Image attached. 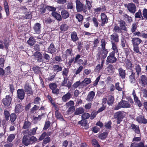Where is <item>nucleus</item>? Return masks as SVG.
I'll return each mask as SVG.
<instances>
[{
  "label": "nucleus",
  "mask_w": 147,
  "mask_h": 147,
  "mask_svg": "<svg viewBox=\"0 0 147 147\" xmlns=\"http://www.w3.org/2000/svg\"><path fill=\"white\" fill-rule=\"evenodd\" d=\"M131 105L127 101L121 100L118 103V105L114 107V109L116 110H118L122 108H130Z\"/></svg>",
  "instance_id": "obj_1"
},
{
  "label": "nucleus",
  "mask_w": 147,
  "mask_h": 147,
  "mask_svg": "<svg viewBox=\"0 0 147 147\" xmlns=\"http://www.w3.org/2000/svg\"><path fill=\"white\" fill-rule=\"evenodd\" d=\"M76 9L78 12H81L83 11L84 13H86L87 12L86 8H84V4L82 3L80 1L76 0Z\"/></svg>",
  "instance_id": "obj_2"
},
{
  "label": "nucleus",
  "mask_w": 147,
  "mask_h": 147,
  "mask_svg": "<svg viewBox=\"0 0 147 147\" xmlns=\"http://www.w3.org/2000/svg\"><path fill=\"white\" fill-rule=\"evenodd\" d=\"M125 112L123 111H119L115 113L114 115V117L117 119V123L118 124L120 123V121L124 117V114Z\"/></svg>",
  "instance_id": "obj_3"
},
{
  "label": "nucleus",
  "mask_w": 147,
  "mask_h": 147,
  "mask_svg": "<svg viewBox=\"0 0 147 147\" xmlns=\"http://www.w3.org/2000/svg\"><path fill=\"white\" fill-rule=\"evenodd\" d=\"M139 82L142 86L145 87L147 84V78L145 75H142L139 78Z\"/></svg>",
  "instance_id": "obj_4"
},
{
  "label": "nucleus",
  "mask_w": 147,
  "mask_h": 147,
  "mask_svg": "<svg viewBox=\"0 0 147 147\" xmlns=\"http://www.w3.org/2000/svg\"><path fill=\"white\" fill-rule=\"evenodd\" d=\"M114 52H111L107 58V61L110 63H113L116 61L117 58L114 56Z\"/></svg>",
  "instance_id": "obj_5"
},
{
  "label": "nucleus",
  "mask_w": 147,
  "mask_h": 147,
  "mask_svg": "<svg viewBox=\"0 0 147 147\" xmlns=\"http://www.w3.org/2000/svg\"><path fill=\"white\" fill-rule=\"evenodd\" d=\"M128 10L131 13H134L136 11V5L132 3H128L126 6Z\"/></svg>",
  "instance_id": "obj_6"
},
{
  "label": "nucleus",
  "mask_w": 147,
  "mask_h": 147,
  "mask_svg": "<svg viewBox=\"0 0 147 147\" xmlns=\"http://www.w3.org/2000/svg\"><path fill=\"white\" fill-rule=\"evenodd\" d=\"M101 20V24L100 26H104L105 24L107 23L108 22V18L107 16L104 13H102L100 15Z\"/></svg>",
  "instance_id": "obj_7"
},
{
  "label": "nucleus",
  "mask_w": 147,
  "mask_h": 147,
  "mask_svg": "<svg viewBox=\"0 0 147 147\" xmlns=\"http://www.w3.org/2000/svg\"><path fill=\"white\" fill-rule=\"evenodd\" d=\"M12 99L11 97L9 95L6 96L5 98L2 100L3 103L6 106H9L10 105Z\"/></svg>",
  "instance_id": "obj_8"
},
{
  "label": "nucleus",
  "mask_w": 147,
  "mask_h": 147,
  "mask_svg": "<svg viewBox=\"0 0 147 147\" xmlns=\"http://www.w3.org/2000/svg\"><path fill=\"white\" fill-rule=\"evenodd\" d=\"M50 88L52 90V92L54 94H57L59 92V90L57 89V85L55 83H51L49 84Z\"/></svg>",
  "instance_id": "obj_9"
},
{
  "label": "nucleus",
  "mask_w": 147,
  "mask_h": 147,
  "mask_svg": "<svg viewBox=\"0 0 147 147\" xmlns=\"http://www.w3.org/2000/svg\"><path fill=\"white\" fill-rule=\"evenodd\" d=\"M133 45L138 46L142 42V40L139 38H133L131 40Z\"/></svg>",
  "instance_id": "obj_10"
},
{
  "label": "nucleus",
  "mask_w": 147,
  "mask_h": 147,
  "mask_svg": "<svg viewBox=\"0 0 147 147\" xmlns=\"http://www.w3.org/2000/svg\"><path fill=\"white\" fill-rule=\"evenodd\" d=\"M136 120L139 123H146L147 120L144 118V117L142 115H140L137 117Z\"/></svg>",
  "instance_id": "obj_11"
},
{
  "label": "nucleus",
  "mask_w": 147,
  "mask_h": 147,
  "mask_svg": "<svg viewBox=\"0 0 147 147\" xmlns=\"http://www.w3.org/2000/svg\"><path fill=\"white\" fill-rule=\"evenodd\" d=\"M41 26L40 24L38 23H36L33 28L34 30L36 33L39 34L40 32Z\"/></svg>",
  "instance_id": "obj_12"
},
{
  "label": "nucleus",
  "mask_w": 147,
  "mask_h": 147,
  "mask_svg": "<svg viewBox=\"0 0 147 147\" xmlns=\"http://www.w3.org/2000/svg\"><path fill=\"white\" fill-rule=\"evenodd\" d=\"M18 97L20 99L22 100L24 96V92L22 89H19L17 90Z\"/></svg>",
  "instance_id": "obj_13"
},
{
  "label": "nucleus",
  "mask_w": 147,
  "mask_h": 147,
  "mask_svg": "<svg viewBox=\"0 0 147 147\" xmlns=\"http://www.w3.org/2000/svg\"><path fill=\"white\" fill-rule=\"evenodd\" d=\"M24 89L25 92H26L28 94H32L33 92L31 87L28 84H25L24 86Z\"/></svg>",
  "instance_id": "obj_14"
},
{
  "label": "nucleus",
  "mask_w": 147,
  "mask_h": 147,
  "mask_svg": "<svg viewBox=\"0 0 147 147\" xmlns=\"http://www.w3.org/2000/svg\"><path fill=\"white\" fill-rule=\"evenodd\" d=\"M95 95V93L93 91H91L89 93L87 96L86 100L89 101H92Z\"/></svg>",
  "instance_id": "obj_15"
},
{
  "label": "nucleus",
  "mask_w": 147,
  "mask_h": 147,
  "mask_svg": "<svg viewBox=\"0 0 147 147\" xmlns=\"http://www.w3.org/2000/svg\"><path fill=\"white\" fill-rule=\"evenodd\" d=\"M34 55L35 58L37 59V61L39 62L42 61V56L39 52H36L34 53Z\"/></svg>",
  "instance_id": "obj_16"
},
{
  "label": "nucleus",
  "mask_w": 147,
  "mask_h": 147,
  "mask_svg": "<svg viewBox=\"0 0 147 147\" xmlns=\"http://www.w3.org/2000/svg\"><path fill=\"white\" fill-rule=\"evenodd\" d=\"M57 49L55 47L53 43H51L48 49V52L51 53H53L56 51Z\"/></svg>",
  "instance_id": "obj_17"
},
{
  "label": "nucleus",
  "mask_w": 147,
  "mask_h": 147,
  "mask_svg": "<svg viewBox=\"0 0 147 147\" xmlns=\"http://www.w3.org/2000/svg\"><path fill=\"white\" fill-rule=\"evenodd\" d=\"M22 8L24 9V11H26V12L24 13L25 16H23L24 17L23 18L28 19H30L32 18L31 13L30 12H27V9L25 7H23Z\"/></svg>",
  "instance_id": "obj_18"
},
{
  "label": "nucleus",
  "mask_w": 147,
  "mask_h": 147,
  "mask_svg": "<svg viewBox=\"0 0 147 147\" xmlns=\"http://www.w3.org/2000/svg\"><path fill=\"white\" fill-rule=\"evenodd\" d=\"M114 68L111 65H109L108 67L105 69V72L107 74H110L114 71Z\"/></svg>",
  "instance_id": "obj_19"
},
{
  "label": "nucleus",
  "mask_w": 147,
  "mask_h": 147,
  "mask_svg": "<svg viewBox=\"0 0 147 147\" xmlns=\"http://www.w3.org/2000/svg\"><path fill=\"white\" fill-rule=\"evenodd\" d=\"M22 142L24 144L27 146L29 144L31 143L30 139L26 136L24 135L23 137Z\"/></svg>",
  "instance_id": "obj_20"
},
{
  "label": "nucleus",
  "mask_w": 147,
  "mask_h": 147,
  "mask_svg": "<svg viewBox=\"0 0 147 147\" xmlns=\"http://www.w3.org/2000/svg\"><path fill=\"white\" fill-rule=\"evenodd\" d=\"M118 36L117 34L112 35L111 36V43L118 42L119 41Z\"/></svg>",
  "instance_id": "obj_21"
},
{
  "label": "nucleus",
  "mask_w": 147,
  "mask_h": 147,
  "mask_svg": "<svg viewBox=\"0 0 147 147\" xmlns=\"http://www.w3.org/2000/svg\"><path fill=\"white\" fill-rule=\"evenodd\" d=\"M71 97V94L69 92H68L63 96L62 98V100L63 102H66L69 100Z\"/></svg>",
  "instance_id": "obj_22"
},
{
  "label": "nucleus",
  "mask_w": 147,
  "mask_h": 147,
  "mask_svg": "<svg viewBox=\"0 0 147 147\" xmlns=\"http://www.w3.org/2000/svg\"><path fill=\"white\" fill-rule=\"evenodd\" d=\"M61 15L63 18L66 19L69 16V14L68 11L65 10H63L61 12Z\"/></svg>",
  "instance_id": "obj_23"
},
{
  "label": "nucleus",
  "mask_w": 147,
  "mask_h": 147,
  "mask_svg": "<svg viewBox=\"0 0 147 147\" xmlns=\"http://www.w3.org/2000/svg\"><path fill=\"white\" fill-rule=\"evenodd\" d=\"M52 16L54 17L57 20L60 21L62 20L61 16L58 13L56 12H53L51 13Z\"/></svg>",
  "instance_id": "obj_24"
},
{
  "label": "nucleus",
  "mask_w": 147,
  "mask_h": 147,
  "mask_svg": "<svg viewBox=\"0 0 147 147\" xmlns=\"http://www.w3.org/2000/svg\"><path fill=\"white\" fill-rule=\"evenodd\" d=\"M71 39L74 42L76 41L78 39L77 33L75 32H72L71 33Z\"/></svg>",
  "instance_id": "obj_25"
},
{
  "label": "nucleus",
  "mask_w": 147,
  "mask_h": 147,
  "mask_svg": "<svg viewBox=\"0 0 147 147\" xmlns=\"http://www.w3.org/2000/svg\"><path fill=\"white\" fill-rule=\"evenodd\" d=\"M8 41L6 39L4 40L3 43L0 44V49H3L4 47L7 49L8 48Z\"/></svg>",
  "instance_id": "obj_26"
},
{
  "label": "nucleus",
  "mask_w": 147,
  "mask_h": 147,
  "mask_svg": "<svg viewBox=\"0 0 147 147\" xmlns=\"http://www.w3.org/2000/svg\"><path fill=\"white\" fill-rule=\"evenodd\" d=\"M4 9L6 12V15L7 16H8L9 15V7L8 5V3L6 1H4Z\"/></svg>",
  "instance_id": "obj_27"
},
{
  "label": "nucleus",
  "mask_w": 147,
  "mask_h": 147,
  "mask_svg": "<svg viewBox=\"0 0 147 147\" xmlns=\"http://www.w3.org/2000/svg\"><path fill=\"white\" fill-rule=\"evenodd\" d=\"M23 106L20 104H17L15 107V111L16 113L22 112L23 110Z\"/></svg>",
  "instance_id": "obj_28"
},
{
  "label": "nucleus",
  "mask_w": 147,
  "mask_h": 147,
  "mask_svg": "<svg viewBox=\"0 0 147 147\" xmlns=\"http://www.w3.org/2000/svg\"><path fill=\"white\" fill-rule=\"evenodd\" d=\"M84 111V109L82 107H79L77 108L74 112L75 115H78L82 114Z\"/></svg>",
  "instance_id": "obj_29"
},
{
  "label": "nucleus",
  "mask_w": 147,
  "mask_h": 147,
  "mask_svg": "<svg viewBox=\"0 0 147 147\" xmlns=\"http://www.w3.org/2000/svg\"><path fill=\"white\" fill-rule=\"evenodd\" d=\"M135 69L137 75L139 76L141 72V68L139 64H136L135 65Z\"/></svg>",
  "instance_id": "obj_30"
},
{
  "label": "nucleus",
  "mask_w": 147,
  "mask_h": 147,
  "mask_svg": "<svg viewBox=\"0 0 147 147\" xmlns=\"http://www.w3.org/2000/svg\"><path fill=\"white\" fill-rule=\"evenodd\" d=\"M118 71L120 76L122 78H124L125 76V70L122 68H119L118 69Z\"/></svg>",
  "instance_id": "obj_31"
},
{
  "label": "nucleus",
  "mask_w": 147,
  "mask_h": 147,
  "mask_svg": "<svg viewBox=\"0 0 147 147\" xmlns=\"http://www.w3.org/2000/svg\"><path fill=\"white\" fill-rule=\"evenodd\" d=\"M125 23L123 20H121L119 23L120 28L121 29L126 31L127 28L126 27Z\"/></svg>",
  "instance_id": "obj_32"
},
{
  "label": "nucleus",
  "mask_w": 147,
  "mask_h": 147,
  "mask_svg": "<svg viewBox=\"0 0 147 147\" xmlns=\"http://www.w3.org/2000/svg\"><path fill=\"white\" fill-rule=\"evenodd\" d=\"M131 126L132 129L136 133L138 134H140V132L138 127L133 124H132Z\"/></svg>",
  "instance_id": "obj_33"
},
{
  "label": "nucleus",
  "mask_w": 147,
  "mask_h": 147,
  "mask_svg": "<svg viewBox=\"0 0 147 147\" xmlns=\"http://www.w3.org/2000/svg\"><path fill=\"white\" fill-rule=\"evenodd\" d=\"M134 100L135 103L139 107H141L142 106V104L140 100L137 96L134 98Z\"/></svg>",
  "instance_id": "obj_34"
},
{
  "label": "nucleus",
  "mask_w": 147,
  "mask_h": 147,
  "mask_svg": "<svg viewBox=\"0 0 147 147\" xmlns=\"http://www.w3.org/2000/svg\"><path fill=\"white\" fill-rule=\"evenodd\" d=\"M135 73L132 72L131 75L129 76V81L131 83L134 84L135 82Z\"/></svg>",
  "instance_id": "obj_35"
},
{
  "label": "nucleus",
  "mask_w": 147,
  "mask_h": 147,
  "mask_svg": "<svg viewBox=\"0 0 147 147\" xmlns=\"http://www.w3.org/2000/svg\"><path fill=\"white\" fill-rule=\"evenodd\" d=\"M112 44V49L113 51L112 52H114V54L115 53H117L118 52V49L117 47V45L115 43L112 42L111 43Z\"/></svg>",
  "instance_id": "obj_36"
},
{
  "label": "nucleus",
  "mask_w": 147,
  "mask_h": 147,
  "mask_svg": "<svg viewBox=\"0 0 147 147\" xmlns=\"http://www.w3.org/2000/svg\"><path fill=\"white\" fill-rule=\"evenodd\" d=\"M125 63L126 64V67L128 69L131 70L132 69V66L131 62V61L128 60H127L125 61Z\"/></svg>",
  "instance_id": "obj_37"
},
{
  "label": "nucleus",
  "mask_w": 147,
  "mask_h": 147,
  "mask_svg": "<svg viewBox=\"0 0 147 147\" xmlns=\"http://www.w3.org/2000/svg\"><path fill=\"white\" fill-rule=\"evenodd\" d=\"M55 115L57 118L60 119L61 121H63L64 119L61 114L58 111H56L55 112Z\"/></svg>",
  "instance_id": "obj_38"
},
{
  "label": "nucleus",
  "mask_w": 147,
  "mask_h": 147,
  "mask_svg": "<svg viewBox=\"0 0 147 147\" xmlns=\"http://www.w3.org/2000/svg\"><path fill=\"white\" fill-rule=\"evenodd\" d=\"M91 82V81L89 78H85L84 80L82 81L81 83L85 85H87Z\"/></svg>",
  "instance_id": "obj_39"
},
{
  "label": "nucleus",
  "mask_w": 147,
  "mask_h": 147,
  "mask_svg": "<svg viewBox=\"0 0 147 147\" xmlns=\"http://www.w3.org/2000/svg\"><path fill=\"white\" fill-rule=\"evenodd\" d=\"M31 127V123H30L28 121H26L24 122L23 126V128L24 129H26L29 128H30Z\"/></svg>",
  "instance_id": "obj_40"
},
{
  "label": "nucleus",
  "mask_w": 147,
  "mask_h": 147,
  "mask_svg": "<svg viewBox=\"0 0 147 147\" xmlns=\"http://www.w3.org/2000/svg\"><path fill=\"white\" fill-rule=\"evenodd\" d=\"M35 42V39L32 37H30L28 40L27 42L28 44L31 46L33 45Z\"/></svg>",
  "instance_id": "obj_41"
},
{
  "label": "nucleus",
  "mask_w": 147,
  "mask_h": 147,
  "mask_svg": "<svg viewBox=\"0 0 147 147\" xmlns=\"http://www.w3.org/2000/svg\"><path fill=\"white\" fill-rule=\"evenodd\" d=\"M53 68L54 70L57 72L60 71L62 70V67L59 66L57 65H55L53 66Z\"/></svg>",
  "instance_id": "obj_42"
},
{
  "label": "nucleus",
  "mask_w": 147,
  "mask_h": 147,
  "mask_svg": "<svg viewBox=\"0 0 147 147\" xmlns=\"http://www.w3.org/2000/svg\"><path fill=\"white\" fill-rule=\"evenodd\" d=\"M69 72L68 69L65 68L62 71V75L63 78H67Z\"/></svg>",
  "instance_id": "obj_43"
},
{
  "label": "nucleus",
  "mask_w": 147,
  "mask_h": 147,
  "mask_svg": "<svg viewBox=\"0 0 147 147\" xmlns=\"http://www.w3.org/2000/svg\"><path fill=\"white\" fill-rule=\"evenodd\" d=\"M15 135L11 134L9 135L7 138V141L9 142H11L15 138Z\"/></svg>",
  "instance_id": "obj_44"
},
{
  "label": "nucleus",
  "mask_w": 147,
  "mask_h": 147,
  "mask_svg": "<svg viewBox=\"0 0 147 147\" xmlns=\"http://www.w3.org/2000/svg\"><path fill=\"white\" fill-rule=\"evenodd\" d=\"M108 53L107 49H102V51L101 55L103 58H105L107 57Z\"/></svg>",
  "instance_id": "obj_45"
},
{
  "label": "nucleus",
  "mask_w": 147,
  "mask_h": 147,
  "mask_svg": "<svg viewBox=\"0 0 147 147\" xmlns=\"http://www.w3.org/2000/svg\"><path fill=\"white\" fill-rule=\"evenodd\" d=\"M114 101V98L111 96H110L109 97L107 100V103L110 105L113 104Z\"/></svg>",
  "instance_id": "obj_46"
},
{
  "label": "nucleus",
  "mask_w": 147,
  "mask_h": 147,
  "mask_svg": "<svg viewBox=\"0 0 147 147\" xmlns=\"http://www.w3.org/2000/svg\"><path fill=\"white\" fill-rule=\"evenodd\" d=\"M107 136V133L106 132H104L100 134L98 136L99 138L102 140H104L105 139Z\"/></svg>",
  "instance_id": "obj_47"
},
{
  "label": "nucleus",
  "mask_w": 147,
  "mask_h": 147,
  "mask_svg": "<svg viewBox=\"0 0 147 147\" xmlns=\"http://www.w3.org/2000/svg\"><path fill=\"white\" fill-rule=\"evenodd\" d=\"M76 17L79 22H82L83 19V16L79 13L76 14Z\"/></svg>",
  "instance_id": "obj_48"
},
{
  "label": "nucleus",
  "mask_w": 147,
  "mask_h": 147,
  "mask_svg": "<svg viewBox=\"0 0 147 147\" xmlns=\"http://www.w3.org/2000/svg\"><path fill=\"white\" fill-rule=\"evenodd\" d=\"M68 29V26L66 24L62 25L60 26V29L62 31H65L67 30Z\"/></svg>",
  "instance_id": "obj_49"
},
{
  "label": "nucleus",
  "mask_w": 147,
  "mask_h": 147,
  "mask_svg": "<svg viewBox=\"0 0 147 147\" xmlns=\"http://www.w3.org/2000/svg\"><path fill=\"white\" fill-rule=\"evenodd\" d=\"M75 109L74 106L69 107L67 111V114H69L72 113L75 111Z\"/></svg>",
  "instance_id": "obj_50"
},
{
  "label": "nucleus",
  "mask_w": 147,
  "mask_h": 147,
  "mask_svg": "<svg viewBox=\"0 0 147 147\" xmlns=\"http://www.w3.org/2000/svg\"><path fill=\"white\" fill-rule=\"evenodd\" d=\"M92 20L94 26L96 27H97L98 26L99 24L97 20V19L94 17L92 18Z\"/></svg>",
  "instance_id": "obj_51"
},
{
  "label": "nucleus",
  "mask_w": 147,
  "mask_h": 147,
  "mask_svg": "<svg viewBox=\"0 0 147 147\" xmlns=\"http://www.w3.org/2000/svg\"><path fill=\"white\" fill-rule=\"evenodd\" d=\"M86 6L88 10H90L92 7L90 2L88 0L86 1Z\"/></svg>",
  "instance_id": "obj_52"
},
{
  "label": "nucleus",
  "mask_w": 147,
  "mask_h": 147,
  "mask_svg": "<svg viewBox=\"0 0 147 147\" xmlns=\"http://www.w3.org/2000/svg\"><path fill=\"white\" fill-rule=\"evenodd\" d=\"M37 129V127L33 128L30 130V131L28 133V134L30 135H34L36 133V129Z\"/></svg>",
  "instance_id": "obj_53"
},
{
  "label": "nucleus",
  "mask_w": 147,
  "mask_h": 147,
  "mask_svg": "<svg viewBox=\"0 0 147 147\" xmlns=\"http://www.w3.org/2000/svg\"><path fill=\"white\" fill-rule=\"evenodd\" d=\"M133 50L136 53H139L140 54L141 53L140 51L139 47L138 46L133 45Z\"/></svg>",
  "instance_id": "obj_54"
},
{
  "label": "nucleus",
  "mask_w": 147,
  "mask_h": 147,
  "mask_svg": "<svg viewBox=\"0 0 147 147\" xmlns=\"http://www.w3.org/2000/svg\"><path fill=\"white\" fill-rule=\"evenodd\" d=\"M16 115L14 113H12L10 115V120L12 122H13L16 118Z\"/></svg>",
  "instance_id": "obj_55"
},
{
  "label": "nucleus",
  "mask_w": 147,
  "mask_h": 147,
  "mask_svg": "<svg viewBox=\"0 0 147 147\" xmlns=\"http://www.w3.org/2000/svg\"><path fill=\"white\" fill-rule=\"evenodd\" d=\"M141 17H142V18H143L142 16L141 11L140 9H139L138 12L136 13L135 17L136 18H140Z\"/></svg>",
  "instance_id": "obj_56"
},
{
  "label": "nucleus",
  "mask_w": 147,
  "mask_h": 147,
  "mask_svg": "<svg viewBox=\"0 0 147 147\" xmlns=\"http://www.w3.org/2000/svg\"><path fill=\"white\" fill-rule=\"evenodd\" d=\"M125 20L128 22L130 23L132 22V18L130 17H129L127 15L125 14L124 15Z\"/></svg>",
  "instance_id": "obj_57"
},
{
  "label": "nucleus",
  "mask_w": 147,
  "mask_h": 147,
  "mask_svg": "<svg viewBox=\"0 0 147 147\" xmlns=\"http://www.w3.org/2000/svg\"><path fill=\"white\" fill-rule=\"evenodd\" d=\"M92 144L95 147H100V146L98 144L97 141L95 139H93L92 141Z\"/></svg>",
  "instance_id": "obj_58"
},
{
  "label": "nucleus",
  "mask_w": 147,
  "mask_h": 147,
  "mask_svg": "<svg viewBox=\"0 0 147 147\" xmlns=\"http://www.w3.org/2000/svg\"><path fill=\"white\" fill-rule=\"evenodd\" d=\"M74 103L73 101L70 100L66 104V106L68 107H69L74 106Z\"/></svg>",
  "instance_id": "obj_59"
},
{
  "label": "nucleus",
  "mask_w": 147,
  "mask_h": 147,
  "mask_svg": "<svg viewBox=\"0 0 147 147\" xmlns=\"http://www.w3.org/2000/svg\"><path fill=\"white\" fill-rule=\"evenodd\" d=\"M114 31L116 32L121 33V29L120 27L117 26H115L113 29Z\"/></svg>",
  "instance_id": "obj_60"
},
{
  "label": "nucleus",
  "mask_w": 147,
  "mask_h": 147,
  "mask_svg": "<svg viewBox=\"0 0 147 147\" xmlns=\"http://www.w3.org/2000/svg\"><path fill=\"white\" fill-rule=\"evenodd\" d=\"M46 9L49 10L53 12H55L56 10V8L52 6H48L46 7Z\"/></svg>",
  "instance_id": "obj_61"
},
{
  "label": "nucleus",
  "mask_w": 147,
  "mask_h": 147,
  "mask_svg": "<svg viewBox=\"0 0 147 147\" xmlns=\"http://www.w3.org/2000/svg\"><path fill=\"white\" fill-rule=\"evenodd\" d=\"M82 119L84 120L90 117V114L88 113H85L82 115Z\"/></svg>",
  "instance_id": "obj_62"
},
{
  "label": "nucleus",
  "mask_w": 147,
  "mask_h": 147,
  "mask_svg": "<svg viewBox=\"0 0 147 147\" xmlns=\"http://www.w3.org/2000/svg\"><path fill=\"white\" fill-rule=\"evenodd\" d=\"M50 138L49 137H47L45 138L43 140V143L42 144L43 146H45L44 144H46L48 143L50 141Z\"/></svg>",
  "instance_id": "obj_63"
},
{
  "label": "nucleus",
  "mask_w": 147,
  "mask_h": 147,
  "mask_svg": "<svg viewBox=\"0 0 147 147\" xmlns=\"http://www.w3.org/2000/svg\"><path fill=\"white\" fill-rule=\"evenodd\" d=\"M4 115L7 120H9V117L10 116V114L9 111L7 110H5L4 111Z\"/></svg>",
  "instance_id": "obj_64"
}]
</instances>
